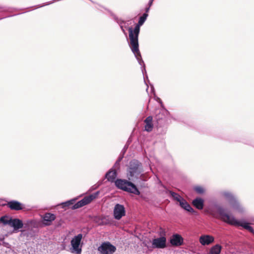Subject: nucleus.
<instances>
[{"label": "nucleus", "instance_id": "1", "mask_svg": "<svg viewBox=\"0 0 254 254\" xmlns=\"http://www.w3.org/2000/svg\"><path fill=\"white\" fill-rule=\"evenodd\" d=\"M148 14L144 13L140 17L138 23L135 25L133 29L131 27H128V36L129 39V45L131 51L134 55L138 61L141 59V56L139 50L138 36L140 32V26L143 24L145 21Z\"/></svg>", "mask_w": 254, "mask_h": 254}, {"label": "nucleus", "instance_id": "17", "mask_svg": "<svg viewBox=\"0 0 254 254\" xmlns=\"http://www.w3.org/2000/svg\"><path fill=\"white\" fill-rule=\"evenodd\" d=\"M7 205L11 210H20L23 208L22 204L17 201H10L7 203Z\"/></svg>", "mask_w": 254, "mask_h": 254}, {"label": "nucleus", "instance_id": "25", "mask_svg": "<svg viewBox=\"0 0 254 254\" xmlns=\"http://www.w3.org/2000/svg\"><path fill=\"white\" fill-rule=\"evenodd\" d=\"M160 235L162 237V236H165V232L164 231V229H163L162 228H160Z\"/></svg>", "mask_w": 254, "mask_h": 254}, {"label": "nucleus", "instance_id": "5", "mask_svg": "<svg viewBox=\"0 0 254 254\" xmlns=\"http://www.w3.org/2000/svg\"><path fill=\"white\" fill-rule=\"evenodd\" d=\"M116 186L120 189L135 194L139 195L140 192L131 182L125 180L118 179L115 181Z\"/></svg>", "mask_w": 254, "mask_h": 254}, {"label": "nucleus", "instance_id": "2", "mask_svg": "<svg viewBox=\"0 0 254 254\" xmlns=\"http://www.w3.org/2000/svg\"><path fill=\"white\" fill-rule=\"evenodd\" d=\"M211 214L214 217L219 218L229 224L234 226H242L251 232H254L253 228L249 224H241L233 216L228 214L225 209L221 206H217L215 209L211 210Z\"/></svg>", "mask_w": 254, "mask_h": 254}, {"label": "nucleus", "instance_id": "16", "mask_svg": "<svg viewBox=\"0 0 254 254\" xmlns=\"http://www.w3.org/2000/svg\"><path fill=\"white\" fill-rule=\"evenodd\" d=\"M153 118L152 116L147 117L144 122L145 123L144 130L147 132H150L153 128V124L152 123Z\"/></svg>", "mask_w": 254, "mask_h": 254}, {"label": "nucleus", "instance_id": "19", "mask_svg": "<svg viewBox=\"0 0 254 254\" xmlns=\"http://www.w3.org/2000/svg\"><path fill=\"white\" fill-rule=\"evenodd\" d=\"M117 177V172L115 170H110L106 174L108 181L113 182Z\"/></svg>", "mask_w": 254, "mask_h": 254}, {"label": "nucleus", "instance_id": "12", "mask_svg": "<svg viewBox=\"0 0 254 254\" xmlns=\"http://www.w3.org/2000/svg\"><path fill=\"white\" fill-rule=\"evenodd\" d=\"M214 241V238L210 235H202L199 238V242L203 245H208Z\"/></svg>", "mask_w": 254, "mask_h": 254}, {"label": "nucleus", "instance_id": "23", "mask_svg": "<svg viewBox=\"0 0 254 254\" xmlns=\"http://www.w3.org/2000/svg\"><path fill=\"white\" fill-rule=\"evenodd\" d=\"M193 190L198 194H202L204 192V189L201 186L194 187Z\"/></svg>", "mask_w": 254, "mask_h": 254}, {"label": "nucleus", "instance_id": "26", "mask_svg": "<svg viewBox=\"0 0 254 254\" xmlns=\"http://www.w3.org/2000/svg\"><path fill=\"white\" fill-rule=\"evenodd\" d=\"M153 0H150L148 3V6L150 7L152 4Z\"/></svg>", "mask_w": 254, "mask_h": 254}, {"label": "nucleus", "instance_id": "22", "mask_svg": "<svg viewBox=\"0 0 254 254\" xmlns=\"http://www.w3.org/2000/svg\"><path fill=\"white\" fill-rule=\"evenodd\" d=\"M224 196L228 199L230 201H235V198L232 194L229 192H225L223 193Z\"/></svg>", "mask_w": 254, "mask_h": 254}, {"label": "nucleus", "instance_id": "27", "mask_svg": "<svg viewBox=\"0 0 254 254\" xmlns=\"http://www.w3.org/2000/svg\"><path fill=\"white\" fill-rule=\"evenodd\" d=\"M149 9H150V7H149V6H148V7H146V8H145V11H146V12H145V13H147V12H148L149 11Z\"/></svg>", "mask_w": 254, "mask_h": 254}, {"label": "nucleus", "instance_id": "6", "mask_svg": "<svg viewBox=\"0 0 254 254\" xmlns=\"http://www.w3.org/2000/svg\"><path fill=\"white\" fill-rule=\"evenodd\" d=\"M98 250L102 254H112L116 251V248L109 242H105L98 247Z\"/></svg>", "mask_w": 254, "mask_h": 254}, {"label": "nucleus", "instance_id": "3", "mask_svg": "<svg viewBox=\"0 0 254 254\" xmlns=\"http://www.w3.org/2000/svg\"><path fill=\"white\" fill-rule=\"evenodd\" d=\"M142 172L141 164L136 160H133L129 163L127 173V178L128 180L134 182L140 177H143V175L141 174Z\"/></svg>", "mask_w": 254, "mask_h": 254}, {"label": "nucleus", "instance_id": "11", "mask_svg": "<svg viewBox=\"0 0 254 254\" xmlns=\"http://www.w3.org/2000/svg\"><path fill=\"white\" fill-rule=\"evenodd\" d=\"M184 239L179 234H176L172 236L170 240V244L176 247H178L183 244Z\"/></svg>", "mask_w": 254, "mask_h": 254}, {"label": "nucleus", "instance_id": "14", "mask_svg": "<svg viewBox=\"0 0 254 254\" xmlns=\"http://www.w3.org/2000/svg\"><path fill=\"white\" fill-rule=\"evenodd\" d=\"M155 120L159 126H161L166 121V116L164 111H158L155 117Z\"/></svg>", "mask_w": 254, "mask_h": 254}, {"label": "nucleus", "instance_id": "21", "mask_svg": "<svg viewBox=\"0 0 254 254\" xmlns=\"http://www.w3.org/2000/svg\"><path fill=\"white\" fill-rule=\"evenodd\" d=\"M169 193L172 196V197L174 198V199L177 201L178 202H180L183 198L179 194L174 192L172 191H169Z\"/></svg>", "mask_w": 254, "mask_h": 254}, {"label": "nucleus", "instance_id": "8", "mask_svg": "<svg viewBox=\"0 0 254 254\" xmlns=\"http://www.w3.org/2000/svg\"><path fill=\"white\" fill-rule=\"evenodd\" d=\"M126 214L124 206L120 204H117L114 209V216L117 220H120Z\"/></svg>", "mask_w": 254, "mask_h": 254}, {"label": "nucleus", "instance_id": "9", "mask_svg": "<svg viewBox=\"0 0 254 254\" xmlns=\"http://www.w3.org/2000/svg\"><path fill=\"white\" fill-rule=\"evenodd\" d=\"M152 246L153 248L158 249H163L166 247V238L162 236L158 238L154 239L152 241Z\"/></svg>", "mask_w": 254, "mask_h": 254}, {"label": "nucleus", "instance_id": "15", "mask_svg": "<svg viewBox=\"0 0 254 254\" xmlns=\"http://www.w3.org/2000/svg\"><path fill=\"white\" fill-rule=\"evenodd\" d=\"M179 204L182 208L190 212L193 214H196L197 213V212L195 211L189 204V203L184 198L181 199V201L179 202Z\"/></svg>", "mask_w": 254, "mask_h": 254}, {"label": "nucleus", "instance_id": "7", "mask_svg": "<svg viewBox=\"0 0 254 254\" xmlns=\"http://www.w3.org/2000/svg\"><path fill=\"white\" fill-rule=\"evenodd\" d=\"M82 235L81 234H78L75 236L71 241V245L73 248V250L76 254H80L81 252V248L79 247Z\"/></svg>", "mask_w": 254, "mask_h": 254}, {"label": "nucleus", "instance_id": "4", "mask_svg": "<svg viewBox=\"0 0 254 254\" xmlns=\"http://www.w3.org/2000/svg\"><path fill=\"white\" fill-rule=\"evenodd\" d=\"M99 194V191H97L94 193H93L92 194H90L88 196H85L83 199H82L81 200L78 201L77 203L74 204V200H71L69 201H67L64 203H63V207H69L71 205V208L72 209H75L77 208H79L80 207H81L85 205H87L89 203H90L93 200L96 198L98 195Z\"/></svg>", "mask_w": 254, "mask_h": 254}, {"label": "nucleus", "instance_id": "18", "mask_svg": "<svg viewBox=\"0 0 254 254\" xmlns=\"http://www.w3.org/2000/svg\"><path fill=\"white\" fill-rule=\"evenodd\" d=\"M192 204L197 209L201 210L204 206V200L201 198L197 197L192 201Z\"/></svg>", "mask_w": 254, "mask_h": 254}, {"label": "nucleus", "instance_id": "20", "mask_svg": "<svg viewBox=\"0 0 254 254\" xmlns=\"http://www.w3.org/2000/svg\"><path fill=\"white\" fill-rule=\"evenodd\" d=\"M222 249V247L217 244L212 247L210 250V254H220Z\"/></svg>", "mask_w": 254, "mask_h": 254}, {"label": "nucleus", "instance_id": "13", "mask_svg": "<svg viewBox=\"0 0 254 254\" xmlns=\"http://www.w3.org/2000/svg\"><path fill=\"white\" fill-rule=\"evenodd\" d=\"M9 226L13 227V228L15 230H17L20 228H22L23 226V224L22 221L19 219L10 218Z\"/></svg>", "mask_w": 254, "mask_h": 254}, {"label": "nucleus", "instance_id": "10", "mask_svg": "<svg viewBox=\"0 0 254 254\" xmlns=\"http://www.w3.org/2000/svg\"><path fill=\"white\" fill-rule=\"evenodd\" d=\"M42 223L45 226H50L56 218V215L51 213H46L42 216Z\"/></svg>", "mask_w": 254, "mask_h": 254}, {"label": "nucleus", "instance_id": "28", "mask_svg": "<svg viewBox=\"0 0 254 254\" xmlns=\"http://www.w3.org/2000/svg\"><path fill=\"white\" fill-rule=\"evenodd\" d=\"M122 28H123L122 27ZM123 29V31L124 32L125 31L124 29Z\"/></svg>", "mask_w": 254, "mask_h": 254}, {"label": "nucleus", "instance_id": "24", "mask_svg": "<svg viewBox=\"0 0 254 254\" xmlns=\"http://www.w3.org/2000/svg\"><path fill=\"white\" fill-rule=\"evenodd\" d=\"M0 222L4 225H10V219H7L6 217L5 216H2L0 218Z\"/></svg>", "mask_w": 254, "mask_h": 254}]
</instances>
